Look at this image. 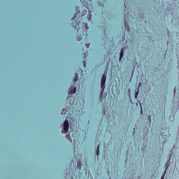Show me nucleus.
Instances as JSON below:
<instances>
[{"label":"nucleus","mask_w":179,"mask_h":179,"mask_svg":"<svg viewBox=\"0 0 179 179\" xmlns=\"http://www.w3.org/2000/svg\"><path fill=\"white\" fill-rule=\"evenodd\" d=\"M106 80H107V76L106 74H103L101 81L102 89V91L101 92V96L103 95V92H104V89H106Z\"/></svg>","instance_id":"f257e3e1"},{"label":"nucleus","mask_w":179,"mask_h":179,"mask_svg":"<svg viewBox=\"0 0 179 179\" xmlns=\"http://www.w3.org/2000/svg\"><path fill=\"white\" fill-rule=\"evenodd\" d=\"M64 132H68L69 131V122H68V120H65L64 123Z\"/></svg>","instance_id":"f03ea898"},{"label":"nucleus","mask_w":179,"mask_h":179,"mask_svg":"<svg viewBox=\"0 0 179 179\" xmlns=\"http://www.w3.org/2000/svg\"><path fill=\"white\" fill-rule=\"evenodd\" d=\"M70 94H75L76 93V87H74L71 91L69 92Z\"/></svg>","instance_id":"7ed1b4c3"},{"label":"nucleus","mask_w":179,"mask_h":179,"mask_svg":"<svg viewBox=\"0 0 179 179\" xmlns=\"http://www.w3.org/2000/svg\"><path fill=\"white\" fill-rule=\"evenodd\" d=\"M122 57H124V49H122V50L120 52V61H121V59H122Z\"/></svg>","instance_id":"20e7f679"},{"label":"nucleus","mask_w":179,"mask_h":179,"mask_svg":"<svg viewBox=\"0 0 179 179\" xmlns=\"http://www.w3.org/2000/svg\"><path fill=\"white\" fill-rule=\"evenodd\" d=\"M100 155V145H98L96 149V156H99Z\"/></svg>","instance_id":"39448f33"},{"label":"nucleus","mask_w":179,"mask_h":179,"mask_svg":"<svg viewBox=\"0 0 179 179\" xmlns=\"http://www.w3.org/2000/svg\"><path fill=\"white\" fill-rule=\"evenodd\" d=\"M78 73H76V78L73 79V81L76 82L78 80Z\"/></svg>","instance_id":"423d86ee"},{"label":"nucleus","mask_w":179,"mask_h":179,"mask_svg":"<svg viewBox=\"0 0 179 179\" xmlns=\"http://www.w3.org/2000/svg\"><path fill=\"white\" fill-rule=\"evenodd\" d=\"M78 169H81V167H82V163L78 162Z\"/></svg>","instance_id":"0eeeda50"},{"label":"nucleus","mask_w":179,"mask_h":179,"mask_svg":"<svg viewBox=\"0 0 179 179\" xmlns=\"http://www.w3.org/2000/svg\"><path fill=\"white\" fill-rule=\"evenodd\" d=\"M139 93V91H138L137 92L135 93V98L138 99V94Z\"/></svg>","instance_id":"6e6552de"},{"label":"nucleus","mask_w":179,"mask_h":179,"mask_svg":"<svg viewBox=\"0 0 179 179\" xmlns=\"http://www.w3.org/2000/svg\"><path fill=\"white\" fill-rule=\"evenodd\" d=\"M148 120H150V121H152V117H151V116H148Z\"/></svg>","instance_id":"1a4fd4ad"},{"label":"nucleus","mask_w":179,"mask_h":179,"mask_svg":"<svg viewBox=\"0 0 179 179\" xmlns=\"http://www.w3.org/2000/svg\"><path fill=\"white\" fill-rule=\"evenodd\" d=\"M85 28H86L87 29H89V28L87 27V24H85Z\"/></svg>","instance_id":"9d476101"},{"label":"nucleus","mask_w":179,"mask_h":179,"mask_svg":"<svg viewBox=\"0 0 179 179\" xmlns=\"http://www.w3.org/2000/svg\"><path fill=\"white\" fill-rule=\"evenodd\" d=\"M78 9H79V7H77V8H76L77 12H78Z\"/></svg>","instance_id":"9b49d317"},{"label":"nucleus","mask_w":179,"mask_h":179,"mask_svg":"<svg viewBox=\"0 0 179 179\" xmlns=\"http://www.w3.org/2000/svg\"><path fill=\"white\" fill-rule=\"evenodd\" d=\"M84 66H86V63L84 64Z\"/></svg>","instance_id":"f8f14e48"},{"label":"nucleus","mask_w":179,"mask_h":179,"mask_svg":"<svg viewBox=\"0 0 179 179\" xmlns=\"http://www.w3.org/2000/svg\"><path fill=\"white\" fill-rule=\"evenodd\" d=\"M70 141H71V142H72V139L71 138H70Z\"/></svg>","instance_id":"ddd939ff"},{"label":"nucleus","mask_w":179,"mask_h":179,"mask_svg":"<svg viewBox=\"0 0 179 179\" xmlns=\"http://www.w3.org/2000/svg\"><path fill=\"white\" fill-rule=\"evenodd\" d=\"M161 179H164V177H162Z\"/></svg>","instance_id":"4468645a"},{"label":"nucleus","mask_w":179,"mask_h":179,"mask_svg":"<svg viewBox=\"0 0 179 179\" xmlns=\"http://www.w3.org/2000/svg\"><path fill=\"white\" fill-rule=\"evenodd\" d=\"M84 13H86V10H85V11H84Z\"/></svg>","instance_id":"2eb2a0df"},{"label":"nucleus","mask_w":179,"mask_h":179,"mask_svg":"<svg viewBox=\"0 0 179 179\" xmlns=\"http://www.w3.org/2000/svg\"><path fill=\"white\" fill-rule=\"evenodd\" d=\"M125 26H127V22H125Z\"/></svg>","instance_id":"dca6fc26"},{"label":"nucleus","mask_w":179,"mask_h":179,"mask_svg":"<svg viewBox=\"0 0 179 179\" xmlns=\"http://www.w3.org/2000/svg\"><path fill=\"white\" fill-rule=\"evenodd\" d=\"M77 24L79 25V22Z\"/></svg>","instance_id":"f3484780"}]
</instances>
